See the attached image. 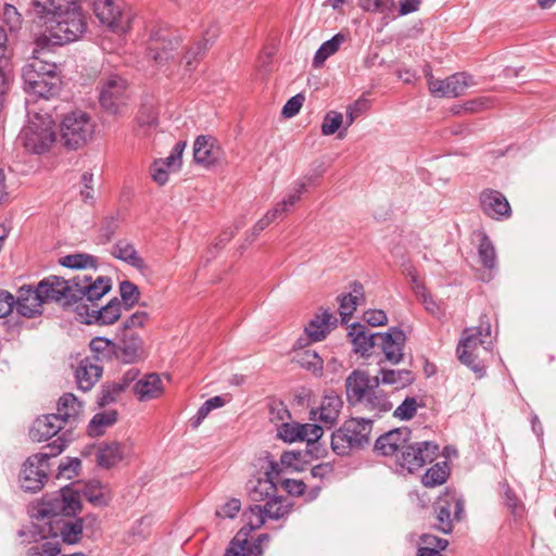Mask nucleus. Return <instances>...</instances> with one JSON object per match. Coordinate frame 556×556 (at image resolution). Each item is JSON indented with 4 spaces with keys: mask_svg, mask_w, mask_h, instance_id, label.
Returning <instances> with one entry per match:
<instances>
[{
    "mask_svg": "<svg viewBox=\"0 0 556 556\" xmlns=\"http://www.w3.org/2000/svg\"><path fill=\"white\" fill-rule=\"evenodd\" d=\"M43 303H56L64 311L73 308L77 313V305L83 301H99L112 289V279L108 276H98L96 279L88 275H77L65 279L61 276L50 275L37 285Z\"/></svg>",
    "mask_w": 556,
    "mask_h": 556,
    "instance_id": "1",
    "label": "nucleus"
},
{
    "mask_svg": "<svg viewBox=\"0 0 556 556\" xmlns=\"http://www.w3.org/2000/svg\"><path fill=\"white\" fill-rule=\"evenodd\" d=\"M81 0H33L35 14L50 24V36L60 43L77 40L87 29Z\"/></svg>",
    "mask_w": 556,
    "mask_h": 556,
    "instance_id": "2",
    "label": "nucleus"
},
{
    "mask_svg": "<svg viewBox=\"0 0 556 556\" xmlns=\"http://www.w3.org/2000/svg\"><path fill=\"white\" fill-rule=\"evenodd\" d=\"M491 324L486 315L480 316V326L466 328L462 332L460 341L457 345L458 359L462 364L469 367L479 377L484 375L485 365L480 355V349L484 353L491 351Z\"/></svg>",
    "mask_w": 556,
    "mask_h": 556,
    "instance_id": "3",
    "label": "nucleus"
},
{
    "mask_svg": "<svg viewBox=\"0 0 556 556\" xmlns=\"http://www.w3.org/2000/svg\"><path fill=\"white\" fill-rule=\"evenodd\" d=\"M67 442L63 437H59L43 447L48 452L35 454L26 459L20 473L22 489L37 492L43 488L48 479L49 459L61 454Z\"/></svg>",
    "mask_w": 556,
    "mask_h": 556,
    "instance_id": "4",
    "label": "nucleus"
},
{
    "mask_svg": "<svg viewBox=\"0 0 556 556\" xmlns=\"http://www.w3.org/2000/svg\"><path fill=\"white\" fill-rule=\"evenodd\" d=\"M372 420L352 417L343 422L331 435V448L339 455H348L352 450H362L369 444Z\"/></svg>",
    "mask_w": 556,
    "mask_h": 556,
    "instance_id": "5",
    "label": "nucleus"
},
{
    "mask_svg": "<svg viewBox=\"0 0 556 556\" xmlns=\"http://www.w3.org/2000/svg\"><path fill=\"white\" fill-rule=\"evenodd\" d=\"M83 505L79 494L70 486L62 488L59 492L43 496L37 517L47 519V526L55 519L74 517L81 513Z\"/></svg>",
    "mask_w": 556,
    "mask_h": 556,
    "instance_id": "6",
    "label": "nucleus"
},
{
    "mask_svg": "<svg viewBox=\"0 0 556 556\" xmlns=\"http://www.w3.org/2000/svg\"><path fill=\"white\" fill-rule=\"evenodd\" d=\"M93 131L89 114L74 111L66 114L60 124V142L67 150H78L92 138Z\"/></svg>",
    "mask_w": 556,
    "mask_h": 556,
    "instance_id": "7",
    "label": "nucleus"
},
{
    "mask_svg": "<svg viewBox=\"0 0 556 556\" xmlns=\"http://www.w3.org/2000/svg\"><path fill=\"white\" fill-rule=\"evenodd\" d=\"M129 99L128 83L119 75H110L100 81L99 102L109 114H119Z\"/></svg>",
    "mask_w": 556,
    "mask_h": 556,
    "instance_id": "8",
    "label": "nucleus"
},
{
    "mask_svg": "<svg viewBox=\"0 0 556 556\" xmlns=\"http://www.w3.org/2000/svg\"><path fill=\"white\" fill-rule=\"evenodd\" d=\"M464 514V502L454 492L446 491L433 504V528L444 534L452 533L454 519L460 520Z\"/></svg>",
    "mask_w": 556,
    "mask_h": 556,
    "instance_id": "9",
    "label": "nucleus"
},
{
    "mask_svg": "<svg viewBox=\"0 0 556 556\" xmlns=\"http://www.w3.org/2000/svg\"><path fill=\"white\" fill-rule=\"evenodd\" d=\"M180 46L181 37L178 31L157 29L151 35L148 56L157 65H164L177 59Z\"/></svg>",
    "mask_w": 556,
    "mask_h": 556,
    "instance_id": "10",
    "label": "nucleus"
},
{
    "mask_svg": "<svg viewBox=\"0 0 556 556\" xmlns=\"http://www.w3.org/2000/svg\"><path fill=\"white\" fill-rule=\"evenodd\" d=\"M55 132L50 127V123H46L40 117L30 121L18 135V141L27 151L35 154L47 152L55 141Z\"/></svg>",
    "mask_w": 556,
    "mask_h": 556,
    "instance_id": "11",
    "label": "nucleus"
},
{
    "mask_svg": "<svg viewBox=\"0 0 556 556\" xmlns=\"http://www.w3.org/2000/svg\"><path fill=\"white\" fill-rule=\"evenodd\" d=\"M439 453V445L432 441L406 443L401 455L397 456V464L414 472L428 463H432Z\"/></svg>",
    "mask_w": 556,
    "mask_h": 556,
    "instance_id": "12",
    "label": "nucleus"
},
{
    "mask_svg": "<svg viewBox=\"0 0 556 556\" xmlns=\"http://www.w3.org/2000/svg\"><path fill=\"white\" fill-rule=\"evenodd\" d=\"M77 315L86 325H112L122 315V301L114 298L102 307L98 306L97 301H83L79 306L77 305Z\"/></svg>",
    "mask_w": 556,
    "mask_h": 556,
    "instance_id": "13",
    "label": "nucleus"
},
{
    "mask_svg": "<svg viewBox=\"0 0 556 556\" xmlns=\"http://www.w3.org/2000/svg\"><path fill=\"white\" fill-rule=\"evenodd\" d=\"M473 84V77L465 72L455 73L445 79H435L430 75L429 91L439 98H457Z\"/></svg>",
    "mask_w": 556,
    "mask_h": 556,
    "instance_id": "14",
    "label": "nucleus"
},
{
    "mask_svg": "<svg viewBox=\"0 0 556 556\" xmlns=\"http://www.w3.org/2000/svg\"><path fill=\"white\" fill-rule=\"evenodd\" d=\"M83 534L81 521L76 516L55 519L49 523V528L39 531L41 539L60 536L62 542L68 545L79 543Z\"/></svg>",
    "mask_w": 556,
    "mask_h": 556,
    "instance_id": "15",
    "label": "nucleus"
},
{
    "mask_svg": "<svg viewBox=\"0 0 556 556\" xmlns=\"http://www.w3.org/2000/svg\"><path fill=\"white\" fill-rule=\"evenodd\" d=\"M43 300L39 293L37 286L24 285L18 288L16 296H14V308L18 315L17 318H36L43 313Z\"/></svg>",
    "mask_w": 556,
    "mask_h": 556,
    "instance_id": "16",
    "label": "nucleus"
},
{
    "mask_svg": "<svg viewBox=\"0 0 556 556\" xmlns=\"http://www.w3.org/2000/svg\"><path fill=\"white\" fill-rule=\"evenodd\" d=\"M92 9L101 24L118 33L125 29L123 2L121 0H94Z\"/></svg>",
    "mask_w": 556,
    "mask_h": 556,
    "instance_id": "17",
    "label": "nucleus"
},
{
    "mask_svg": "<svg viewBox=\"0 0 556 556\" xmlns=\"http://www.w3.org/2000/svg\"><path fill=\"white\" fill-rule=\"evenodd\" d=\"M286 501L287 500L283 496H278L276 493L275 496L267 501L264 506H250V513L256 516V522L254 523L252 520H250L247 526L249 528L252 526L253 530H255L261 528L267 518L274 520L283 518L289 514L291 508V504H285Z\"/></svg>",
    "mask_w": 556,
    "mask_h": 556,
    "instance_id": "18",
    "label": "nucleus"
},
{
    "mask_svg": "<svg viewBox=\"0 0 556 556\" xmlns=\"http://www.w3.org/2000/svg\"><path fill=\"white\" fill-rule=\"evenodd\" d=\"M378 343V349L381 350L388 362L396 365L403 361L406 334L401 328L392 327L388 332H380Z\"/></svg>",
    "mask_w": 556,
    "mask_h": 556,
    "instance_id": "19",
    "label": "nucleus"
},
{
    "mask_svg": "<svg viewBox=\"0 0 556 556\" xmlns=\"http://www.w3.org/2000/svg\"><path fill=\"white\" fill-rule=\"evenodd\" d=\"M337 318L328 309H325L321 315L316 314L304 328L306 338H300L296 342V346L303 348L308 342L324 340L331 328L337 326Z\"/></svg>",
    "mask_w": 556,
    "mask_h": 556,
    "instance_id": "20",
    "label": "nucleus"
},
{
    "mask_svg": "<svg viewBox=\"0 0 556 556\" xmlns=\"http://www.w3.org/2000/svg\"><path fill=\"white\" fill-rule=\"evenodd\" d=\"M479 202L482 212L493 219L508 218L511 215L509 202L497 190L484 189L479 195Z\"/></svg>",
    "mask_w": 556,
    "mask_h": 556,
    "instance_id": "21",
    "label": "nucleus"
},
{
    "mask_svg": "<svg viewBox=\"0 0 556 556\" xmlns=\"http://www.w3.org/2000/svg\"><path fill=\"white\" fill-rule=\"evenodd\" d=\"M223 150L212 136H198L193 144V160L197 164L211 167L220 163Z\"/></svg>",
    "mask_w": 556,
    "mask_h": 556,
    "instance_id": "22",
    "label": "nucleus"
},
{
    "mask_svg": "<svg viewBox=\"0 0 556 556\" xmlns=\"http://www.w3.org/2000/svg\"><path fill=\"white\" fill-rule=\"evenodd\" d=\"M22 77L25 90L40 98L49 99L60 91L61 79L58 75L22 74Z\"/></svg>",
    "mask_w": 556,
    "mask_h": 556,
    "instance_id": "23",
    "label": "nucleus"
},
{
    "mask_svg": "<svg viewBox=\"0 0 556 556\" xmlns=\"http://www.w3.org/2000/svg\"><path fill=\"white\" fill-rule=\"evenodd\" d=\"M412 431L407 427H401L388 431L380 435L376 442L374 450L383 456L394 455L403 450V446L409 441Z\"/></svg>",
    "mask_w": 556,
    "mask_h": 556,
    "instance_id": "24",
    "label": "nucleus"
},
{
    "mask_svg": "<svg viewBox=\"0 0 556 556\" xmlns=\"http://www.w3.org/2000/svg\"><path fill=\"white\" fill-rule=\"evenodd\" d=\"M348 336L353 343V351L362 356H369L370 350L378 348L380 332H370L366 326L354 323L351 325Z\"/></svg>",
    "mask_w": 556,
    "mask_h": 556,
    "instance_id": "25",
    "label": "nucleus"
},
{
    "mask_svg": "<svg viewBox=\"0 0 556 556\" xmlns=\"http://www.w3.org/2000/svg\"><path fill=\"white\" fill-rule=\"evenodd\" d=\"M115 348V357L117 359L126 364H132L140 358L142 340L139 334H129L119 331Z\"/></svg>",
    "mask_w": 556,
    "mask_h": 556,
    "instance_id": "26",
    "label": "nucleus"
},
{
    "mask_svg": "<svg viewBox=\"0 0 556 556\" xmlns=\"http://www.w3.org/2000/svg\"><path fill=\"white\" fill-rule=\"evenodd\" d=\"M139 376V370L131 368L127 370L117 381L106 382L102 386L101 394L98 399V405L104 407L114 403L119 394H122Z\"/></svg>",
    "mask_w": 556,
    "mask_h": 556,
    "instance_id": "27",
    "label": "nucleus"
},
{
    "mask_svg": "<svg viewBox=\"0 0 556 556\" xmlns=\"http://www.w3.org/2000/svg\"><path fill=\"white\" fill-rule=\"evenodd\" d=\"M63 425L56 414L42 415L33 422L29 429V438L34 442L48 441L62 430Z\"/></svg>",
    "mask_w": 556,
    "mask_h": 556,
    "instance_id": "28",
    "label": "nucleus"
},
{
    "mask_svg": "<svg viewBox=\"0 0 556 556\" xmlns=\"http://www.w3.org/2000/svg\"><path fill=\"white\" fill-rule=\"evenodd\" d=\"M369 375L367 371L355 369L345 379V392L349 404L356 405L368 394Z\"/></svg>",
    "mask_w": 556,
    "mask_h": 556,
    "instance_id": "29",
    "label": "nucleus"
},
{
    "mask_svg": "<svg viewBox=\"0 0 556 556\" xmlns=\"http://www.w3.org/2000/svg\"><path fill=\"white\" fill-rule=\"evenodd\" d=\"M103 366L92 358H83L76 369L75 377L77 386L83 391H89L101 378Z\"/></svg>",
    "mask_w": 556,
    "mask_h": 556,
    "instance_id": "30",
    "label": "nucleus"
},
{
    "mask_svg": "<svg viewBox=\"0 0 556 556\" xmlns=\"http://www.w3.org/2000/svg\"><path fill=\"white\" fill-rule=\"evenodd\" d=\"M125 456V446L116 441L103 442L97 452V463L100 467L110 469L122 462Z\"/></svg>",
    "mask_w": 556,
    "mask_h": 556,
    "instance_id": "31",
    "label": "nucleus"
},
{
    "mask_svg": "<svg viewBox=\"0 0 556 556\" xmlns=\"http://www.w3.org/2000/svg\"><path fill=\"white\" fill-rule=\"evenodd\" d=\"M14 309V295L7 290H0V318L7 319L2 323L12 337L18 336L24 321L9 314Z\"/></svg>",
    "mask_w": 556,
    "mask_h": 556,
    "instance_id": "32",
    "label": "nucleus"
},
{
    "mask_svg": "<svg viewBox=\"0 0 556 556\" xmlns=\"http://www.w3.org/2000/svg\"><path fill=\"white\" fill-rule=\"evenodd\" d=\"M134 392L140 401H149L163 393V384L157 374H149L134 386Z\"/></svg>",
    "mask_w": 556,
    "mask_h": 556,
    "instance_id": "33",
    "label": "nucleus"
},
{
    "mask_svg": "<svg viewBox=\"0 0 556 556\" xmlns=\"http://www.w3.org/2000/svg\"><path fill=\"white\" fill-rule=\"evenodd\" d=\"M56 416L63 424L76 421L83 412V403L73 393H64L58 401Z\"/></svg>",
    "mask_w": 556,
    "mask_h": 556,
    "instance_id": "34",
    "label": "nucleus"
},
{
    "mask_svg": "<svg viewBox=\"0 0 556 556\" xmlns=\"http://www.w3.org/2000/svg\"><path fill=\"white\" fill-rule=\"evenodd\" d=\"M48 53L34 49L33 55L24 65L22 74H37L38 76L58 75L55 63L45 58Z\"/></svg>",
    "mask_w": 556,
    "mask_h": 556,
    "instance_id": "35",
    "label": "nucleus"
},
{
    "mask_svg": "<svg viewBox=\"0 0 556 556\" xmlns=\"http://www.w3.org/2000/svg\"><path fill=\"white\" fill-rule=\"evenodd\" d=\"M342 406L343 401L341 396L331 391L323 397L318 419L325 425H334L339 418Z\"/></svg>",
    "mask_w": 556,
    "mask_h": 556,
    "instance_id": "36",
    "label": "nucleus"
},
{
    "mask_svg": "<svg viewBox=\"0 0 556 556\" xmlns=\"http://www.w3.org/2000/svg\"><path fill=\"white\" fill-rule=\"evenodd\" d=\"M111 254L137 269L146 267L144 261L139 256L135 247L126 240H118L113 247Z\"/></svg>",
    "mask_w": 556,
    "mask_h": 556,
    "instance_id": "37",
    "label": "nucleus"
},
{
    "mask_svg": "<svg viewBox=\"0 0 556 556\" xmlns=\"http://www.w3.org/2000/svg\"><path fill=\"white\" fill-rule=\"evenodd\" d=\"M251 531H253L252 526H250V528L247 525L243 526L229 542L224 556H253L250 553L249 546V535Z\"/></svg>",
    "mask_w": 556,
    "mask_h": 556,
    "instance_id": "38",
    "label": "nucleus"
},
{
    "mask_svg": "<svg viewBox=\"0 0 556 556\" xmlns=\"http://www.w3.org/2000/svg\"><path fill=\"white\" fill-rule=\"evenodd\" d=\"M91 355L86 356L97 361L98 364L102 365L104 361H109L112 356H115L116 348L115 342L104 338L96 337L89 343Z\"/></svg>",
    "mask_w": 556,
    "mask_h": 556,
    "instance_id": "39",
    "label": "nucleus"
},
{
    "mask_svg": "<svg viewBox=\"0 0 556 556\" xmlns=\"http://www.w3.org/2000/svg\"><path fill=\"white\" fill-rule=\"evenodd\" d=\"M382 384L395 386V389H403L414 383L415 376L408 369H387L381 367L379 370Z\"/></svg>",
    "mask_w": 556,
    "mask_h": 556,
    "instance_id": "40",
    "label": "nucleus"
},
{
    "mask_svg": "<svg viewBox=\"0 0 556 556\" xmlns=\"http://www.w3.org/2000/svg\"><path fill=\"white\" fill-rule=\"evenodd\" d=\"M118 413L111 409L96 414L88 425L87 432L90 437H100L104 433V429L113 426L117 421Z\"/></svg>",
    "mask_w": 556,
    "mask_h": 556,
    "instance_id": "41",
    "label": "nucleus"
},
{
    "mask_svg": "<svg viewBox=\"0 0 556 556\" xmlns=\"http://www.w3.org/2000/svg\"><path fill=\"white\" fill-rule=\"evenodd\" d=\"M346 40V36L339 33L336 34L332 38L325 41L319 49L316 51L314 59H313V66L314 67H320L325 61L334 54L340 46Z\"/></svg>",
    "mask_w": 556,
    "mask_h": 556,
    "instance_id": "42",
    "label": "nucleus"
},
{
    "mask_svg": "<svg viewBox=\"0 0 556 556\" xmlns=\"http://www.w3.org/2000/svg\"><path fill=\"white\" fill-rule=\"evenodd\" d=\"M122 222V215L119 211L103 217L102 223L99 228V235L97 238L98 244H106L109 243L115 236L117 229L119 228V224Z\"/></svg>",
    "mask_w": 556,
    "mask_h": 556,
    "instance_id": "43",
    "label": "nucleus"
},
{
    "mask_svg": "<svg viewBox=\"0 0 556 556\" xmlns=\"http://www.w3.org/2000/svg\"><path fill=\"white\" fill-rule=\"evenodd\" d=\"M277 493V484L269 479H258L255 484L249 489V498L254 502L269 501Z\"/></svg>",
    "mask_w": 556,
    "mask_h": 556,
    "instance_id": "44",
    "label": "nucleus"
},
{
    "mask_svg": "<svg viewBox=\"0 0 556 556\" xmlns=\"http://www.w3.org/2000/svg\"><path fill=\"white\" fill-rule=\"evenodd\" d=\"M60 265L71 269L97 268L98 260L96 256L87 253H74L62 256L59 260Z\"/></svg>",
    "mask_w": 556,
    "mask_h": 556,
    "instance_id": "45",
    "label": "nucleus"
},
{
    "mask_svg": "<svg viewBox=\"0 0 556 556\" xmlns=\"http://www.w3.org/2000/svg\"><path fill=\"white\" fill-rule=\"evenodd\" d=\"M450 476V466L446 462L430 467L422 476V484L427 488L442 485Z\"/></svg>",
    "mask_w": 556,
    "mask_h": 556,
    "instance_id": "46",
    "label": "nucleus"
},
{
    "mask_svg": "<svg viewBox=\"0 0 556 556\" xmlns=\"http://www.w3.org/2000/svg\"><path fill=\"white\" fill-rule=\"evenodd\" d=\"M303 424L282 422L277 429V438L287 443L304 441L306 432Z\"/></svg>",
    "mask_w": 556,
    "mask_h": 556,
    "instance_id": "47",
    "label": "nucleus"
},
{
    "mask_svg": "<svg viewBox=\"0 0 556 556\" xmlns=\"http://www.w3.org/2000/svg\"><path fill=\"white\" fill-rule=\"evenodd\" d=\"M208 43L210 40L207 38H202L197 40L187 49L184 54V60L188 71H193L195 68L198 61L202 59L207 51Z\"/></svg>",
    "mask_w": 556,
    "mask_h": 556,
    "instance_id": "48",
    "label": "nucleus"
},
{
    "mask_svg": "<svg viewBox=\"0 0 556 556\" xmlns=\"http://www.w3.org/2000/svg\"><path fill=\"white\" fill-rule=\"evenodd\" d=\"M478 255L480 263L488 269L496 266V252L490 238L484 233L480 239L478 247Z\"/></svg>",
    "mask_w": 556,
    "mask_h": 556,
    "instance_id": "49",
    "label": "nucleus"
},
{
    "mask_svg": "<svg viewBox=\"0 0 556 556\" xmlns=\"http://www.w3.org/2000/svg\"><path fill=\"white\" fill-rule=\"evenodd\" d=\"M501 488L503 490L504 505L509 509L513 516L520 517L525 510L523 503L507 481L501 482Z\"/></svg>",
    "mask_w": 556,
    "mask_h": 556,
    "instance_id": "50",
    "label": "nucleus"
},
{
    "mask_svg": "<svg viewBox=\"0 0 556 556\" xmlns=\"http://www.w3.org/2000/svg\"><path fill=\"white\" fill-rule=\"evenodd\" d=\"M296 357V362L301 367L313 371L315 375H321L324 362L315 351L305 350L301 353H298Z\"/></svg>",
    "mask_w": 556,
    "mask_h": 556,
    "instance_id": "51",
    "label": "nucleus"
},
{
    "mask_svg": "<svg viewBox=\"0 0 556 556\" xmlns=\"http://www.w3.org/2000/svg\"><path fill=\"white\" fill-rule=\"evenodd\" d=\"M368 109V101L365 99H358L353 104L346 108V119L343 130L339 132V137H343V132L350 127L356 118L362 116Z\"/></svg>",
    "mask_w": 556,
    "mask_h": 556,
    "instance_id": "52",
    "label": "nucleus"
},
{
    "mask_svg": "<svg viewBox=\"0 0 556 556\" xmlns=\"http://www.w3.org/2000/svg\"><path fill=\"white\" fill-rule=\"evenodd\" d=\"M365 401L368 408L377 409L378 412L386 413L392 408V403L382 391L368 392Z\"/></svg>",
    "mask_w": 556,
    "mask_h": 556,
    "instance_id": "53",
    "label": "nucleus"
},
{
    "mask_svg": "<svg viewBox=\"0 0 556 556\" xmlns=\"http://www.w3.org/2000/svg\"><path fill=\"white\" fill-rule=\"evenodd\" d=\"M149 320V314L144 311H138L129 316L124 323L121 332L138 334L136 329L143 328Z\"/></svg>",
    "mask_w": 556,
    "mask_h": 556,
    "instance_id": "54",
    "label": "nucleus"
},
{
    "mask_svg": "<svg viewBox=\"0 0 556 556\" xmlns=\"http://www.w3.org/2000/svg\"><path fill=\"white\" fill-rule=\"evenodd\" d=\"M119 294L122 301L126 305V308L129 309L135 303L138 302L140 291L135 283L129 280H124L119 283Z\"/></svg>",
    "mask_w": 556,
    "mask_h": 556,
    "instance_id": "55",
    "label": "nucleus"
},
{
    "mask_svg": "<svg viewBox=\"0 0 556 556\" xmlns=\"http://www.w3.org/2000/svg\"><path fill=\"white\" fill-rule=\"evenodd\" d=\"M358 5L367 12L389 13L394 8V0H358Z\"/></svg>",
    "mask_w": 556,
    "mask_h": 556,
    "instance_id": "56",
    "label": "nucleus"
},
{
    "mask_svg": "<svg viewBox=\"0 0 556 556\" xmlns=\"http://www.w3.org/2000/svg\"><path fill=\"white\" fill-rule=\"evenodd\" d=\"M60 553L61 546L58 542L46 541L29 547L26 556H58Z\"/></svg>",
    "mask_w": 556,
    "mask_h": 556,
    "instance_id": "57",
    "label": "nucleus"
},
{
    "mask_svg": "<svg viewBox=\"0 0 556 556\" xmlns=\"http://www.w3.org/2000/svg\"><path fill=\"white\" fill-rule=\"evenodd\" d=\"M343 124V116L341 113L336 111H329L321 124V132L325 136H330L337 132Z\"/></svg>",
    "mask_w": 556,
    "mask_h": 556,
    "instance_id": "58",
    "label": "nucleus"
},
{
    "mask_svg": "<svg viewBox=\"0 0 556 556\" xmlns=\"http://www.w3.org/2000/svg\"><path fill=\"white\" fill-rule=\"evenodd\" d=\"M417 401L415 397H406L393 413V416L402 420H410L417 412Z\"/></svg>",
    "mask_w": 556,
    "mask_h": 556,
    "instance_id": "59",
    "label": "nucleus"
},
{
    "mask_svg": "<svg viewBox=\"0 0 556 556\" xmlns=\"http://www.w3.org/2000/svg\"><path fill=\"white\" fill-rule=\"evenodd\" d=\"M305 456V451H286L280 457V463L281 466L286 468H292L296 471H301L303 468L300 467L296 463L306 462Z\"/></svg>",
    "mask_w": 556,
    "mask_h": 556,
    "instance_id": "60",
    "label": "nucleus"
},
{
    "mask_svg": "<svg viewBox=\"0 0 556 556\" xmlns=\"http://www.w3.org/2000/svg\"><path fill=\"white\" fill-rule=\"evenodd\" d=\"M339 303H340V315H341L342 321L346 323L348 318H350L356 309L357 296L353 295L351 293L340 295Z\"/></svg>",
    "mask_w": 556,
    "mask_h": 556,
    "instance_id": "61",
    "label": "nucleus"
},
{
    "mask_svg": "<svg viewBox=\"0 0 556 556\" xmlns=\"http://www.w3.org/2000/svg\"><path fill=\"white\" fill-rule=\"evenodd\" d=\"M100 489H101V485L99 482L90 483L84 490V496L92 505L102 507V506H106L108 502H106L103 493L100 491Z\"/></svg>",
    "mask_w": 556,
    "mask_h": 556,
    "instance_id": "62",
    "label": "nucleus"
},
{
    "mask_svg": "<svg viewBox=\"0 0 556 556\" xmlns=\"http://www.w3.org/2000/svg\"><path fill=\"white\" fill-rule=\"evenodd\" d=\"M269 415L271 421L287 422L286 420L291 419V414L283 402L271 401L268 404Z\"/></svg>",
    "mask_w": 556,
    "mask_h": 556,
    "instance_id": "63",
    "label": "nucleus"
},
{
    "mask_svg": "<svg viewBox=\"0 0 556 556\" xmlns=\"http://www.w3.org/2000/svg\"><path fill=\"white\" fill-rule=\"evenodd\" d=\"M3 20L9 26L10 30H17L22 25V15L17 9L12 4H5L3 9Z\"/></svg>",
    "mask_w": 556,
    "mask_h": 556,
    "instance_id": "64",
    "label": "nucleus"
}]
</instances>
